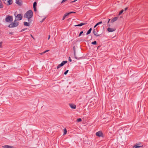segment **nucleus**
Listing matches in <instances>:
<instances>
[{
	"mask_svg": "<svg viewBox=\"0 0 148 148\" xmlns=\"http://www.w3.org/2000/svg\"><path fill=\"white\" fill-rule=\"evenodd\" d=\"M16 3L19 5H21L22 4V1L21 0H16Z\"/></svg>",
	"mask_w": 148,
	"mask_h": 148,
	"instance_id": "9",
	"label": "nucleus"
},
{
	"mask_svg": "<svg viewBox=\"0 0 148 148\" xmlns=\"http://www.w3.org/2000/svg\"><path fill=\"white\" fill-rule=\"evenodd\" d=\"M69 14H70V13H69V12L68 13H66L65 14H64V16L65 17H66V16H68L69 15Z\"/></svg>",
	"mask_w": 148,
	"mask_h": 148,
	"instance_id": "23",
	"label": "nucleus"
},
{
	"mask_svg": "<svg viewBox=\"0 0 148 148\" xmlns=\"http://www.w3.org/2000/svg\"><path fill=\"white\" fill-rule=\"evenodd\" d=\"M69 13L70 14L72 13H75V12H70Z\"/></svg>",
	"mask_w": 148,
	"mask_h": 148,
	"instance_id": "30",
	"label": "nucleus"
},
{
	"mask_svg": "<svg viewBox=\"0 0 148 148\" xmlns=\"http://www.w3.org/2000/svg\"><path fill=\"white\" fill-rule=\"evenodd\" d=\"M128 9V8L127 7H126V8L125 9V11H126L127 10V9Z\"/></svg>",
	"mask_w": 148,
	"mask_h": 148,
	"instance_id": "35",
	"label": "nucleus"
},
{
	"mask_svg": "<svg viewBox=\"0 0 148 148\" xmlns=\"http://www.w3.org/2000/svg\"><path fill=\"white\" fill-rule=\"evenodd\" d=\"M98 25H97V24H96L94 26V28H95V27H96Z\"/></svg>",
	"mask_w": 148,
	"mask_h": 148,
	"instance_id": "37",
	"label": "nucleus"
},
{
	"mask_svg": "<svg viewBox=\"0 0 148 148\" xmlns=\"http://www.w3.org/2000/svg\"><path fill=\"white\" fill-rule=\"evenodd\" d=\"M3 6L2 4L1 1L0 0V8H2Z\"/></svg>",
	"mask_w": 148,
	"mask_h": 148,
	"instance_id": "20",
	"label": "nucleus"
},
{
	"mask_svg": "<svg viewBox=\"0 0 148 148\" xmlns=\"http://www.w3.org/2000/svg\"><path fill=\"white\" fill-rule=\"evenodd\" d=\"M69 71V70H67L64 73V74L66 75L67 73H68V72Z\"/></svg>",
	"mask_w": 148,
	"mask_h": 148,
	"instance_id": "28",
	"label": "nucleus"
},
{
	"mask_svg": "<svg viewBox=\"0 0 148 148\" xmlns=\"http://www.w3.org/2000/svg\"><path fill=\"white\" fill-rule=\"evenodd\" d=\"M69 106L72 109H75L76 108V106L74 104H70Z\"/></svg>",
	"mask_w": 148,
	"mask_h": 148,
	"instance_id": "12",
	"label": "nucleus"
},
{
	"mask_svg": "<svg viewBox=\"0 0 148 148\" xmlns=\"http://www.w3.org/2000/svg\"><path fill=\"white\" fill-rule=\"evenodd\" d=\"M69 60L70 62H71V61H72L71 60V59L70 57H69Z\"/></svg>",
	"mask_w": 148,
	"mask_h": 148,
	"instance_id": "34",
	"label": "nucleus"
},
{
	"mask_svg": "<svg viewBox=\"0 0 148 148\" xmlns=\"http://www.w3.org/2000/svg\"><path fill=\"white\" fill-rule=\"evenodd\" d=\"M50 35H49V36H48V39L49 40L50 39Z\"/></svg>",
	"mask_w": 148,
	"mask_h": 148,
	"instance_id": "36",
	"label": "nucleus"
},
{
	"mask_svg": "<svg viewBox=\"0 0 148 148\" xmlns=\"http://www.w3.org/2000/svg\"><path fill=\"white\" fill-rule=\"evenodd\" d=\"M22 19V16L21 14H18L15 17V21L21 20Z\"/></svg>",
	"mask_w": 148,
	"mask_h": 148,
	"instance_id": "5",
	"label": "nucleus"
},
{
	"mask_svg": "<svg viewBox=\"0 0 148 148\" xmlns=\"http://www.w3.org/2000/svg\"><path fill=\"white\" fill-rule=\"evenodd\" d=\"M93 33L96 36H100V35H99L97 32H96L95 29H94V30L93 31Z\"/></svg>",
	"mask_w": 148,
	"mask_h": 148,
	"instance_id": "14",
	"label": "nucleus"
},
{
	"mask_svg": "<svg viewBox=\"0 0 148 148\" xmlns=\"http://www.w3.org/2000/svg\"><path fill=\"white\" fill-rule=\"evenodd\" d=\"M77 0H74V1H73L71 2L72 3H73L75 2L76 1H77Z\"/></svg>",
	"mask_w": 148,
	"mask_h": 148,
	"instance_id": "33",
	"label": "nucleus"
},
{
	"mask_svg": "<svg viewBox=\"0 0 148 148\" xmlns=\"http://www.w3.org/2000/svg\"><path fill=\"white\" fill-rule=\"evenodd\" d=\"M123 10H121L119 12V15H120L123 12Z\"/></svg>",
	"mask_w": 148,
	"mask_h": 148,
	"instance_id": "21",
	"label": "nucleus"
},
{
	"mask_svg": "<svg viewBox=\"0 0 148 148\" xmlns=\"http://www.w3.org/2000/svg\"><path fill=\"white\" fill-rule=\"evenodd\" d=\"M86 24V23H81L80 24L77 25H75V26H81L83 25H85Z\"/></svg>",
	"mask_w": 148,
	"mask_h": 148,
	"instance_id": "15",
	"label": "nucleus"
},
{
	"mask_svg": "<svg viewBox=\"0 0 148 148\" xmlns=\"http://www.w3.org/2000/svg\"><path fill=\"white\" fill-rule=\"evenodd\" d=\"M49 51V50H47L43 52V53H45L46 52H48Z\"/></svg>",
	"mask_w": 148,
	"mask_h": 148,
	"instance_id": "31",
	"label": "nucleus"
},
{
	"mask_svg": "<svg viewBox=\"0 0 148 148\" xmlns=\"http://www.w3.org/2000/svg\"><path fill=\"white\" fill-rule=\"evenodd\" d=\"M65 18L66 17L64 16L62 18V20H64L65 19Z\"/></svg>",
	"mask_w": 148,
	"mask_h": 148,
	"instance_id": "32",
	"label": "nucleus"
},
{
	"mask_svg": "<svg viewBox=\"0 0 148 148\" xmlns=\"http://www.w3.org/2000/svg\"><path fill=\"white\" fill-rule=\"evenodd\" d=\"M24 25L25 26H29L30 25V24L29 23L26 22H24Z\"/></svg>",
	"mask_w": 148,
	"mask_h": 148,
	"instance_id": "17",
	"label": "nucleus"
},
{
	"mask_svg": "<svg viewBox=\"0 0 148 148\" xmlns=\"http://www.w3.org/2000/svg\"><path fill=\"white\" fill-rule=\"evenodd\" d=\"M44 53H43V52L40 53V54L41 55H42V54H44Z\"/></svg>",
	"mask_w": 148,
	"mask_h": 148,
	"instance_id": "38",
	"label": "nucleus"
},
{
	"mask_svg": "<svg viewBox=\"0 0 148 148\" xmlns=\"http://www.w3.org/2000/svg\"><path fill=\"white\" fill-rule=\"evenodd\" d=\"M116 30V29L113 28H110L108 27L107 29L108 31L109 32H111L114 31Z\"/></svg>",
	"mask_w": 148,
	"mask_h": 148,
	"instance_id": "10",
	"label": "nucleus"
},
{
	"mask_svg": "<svg viewBox=\"0 0 148 148\" xmlns=\"http://www.w3.org/2000/svg\"><path fill=\"white\" fill-rule=\"evenodd\" d=\"M110 19H109V20L108 21V23H109V21H110Z\"/></svg>",
	"mask_w": 148,
	"mask_h": 148,
	"instance_id": "39",
	"label": "nucleus"
},
{
	"mask_svg": "<svg viewBox=\"0 0 148 148\" xmlns=\"http://www.w3.org/2000/svg\"><path fill=\"white\" fill-rule=\"evenodd\" d=\"M67 132V131L66 128H64V134L63 135H65L66 134Z\"/></svg>",
	"mask_w": 148,
	"mask_h": 148,
	"instance_id": "18",
	"label": "nucleus"
},
{
	"mask_svg": "<svg viewBox=\"0 0 148 148\" xmlns=\"http://www.w3.org/2000/svg\"><path fill=\"white\" fill-rule=\"evenodd\" d=\"M3 43V42H0V48H2V44Z\"/></svg>",
	"mask_w": 148,
	"mask_h": 148,
	"instance_id": "22",
	"label": "nucleus"
},
{
	"mask_svg": "<svg viewBox=\"0 0 148 148\" xmlns=\"http://www.w3.org/2000/svg\"><path fill=\"white\" fill-rule=\"evenodd\" d=\"M77 121L78 122H81L82 121V119L80 118L77 119Z\"/></svg>",
	"mask_w": 148,
	"mask_h": 148,
	"instance_id": "25",
	"label": "nucleus"
},
{
	"mask_svg": "<svg viewBox=\"0 0 148 148\" xmlns=\"http://www.w3.org/2000/svg\"><path fill=\"white\" fill-rule=\"evenodd\" d=\"M67 0H63L62 1V2H61V3H64V2H65V1H66Z\"/></svg>",
	"mask_w": 148,
	"mask_h": 148,
	"instance_id": "29",
	"label": "nucleus"
},
{
	"mask_svg": "<svg viewBox=\"0 0 148 148\" xmlns=\"http://www.w3.org/2000/svg\"><path fill=\"white\" fill-rule=\"evenodd\" d=\"M19 24V22L15 20L14 22L10 23L8 26L9 28H12L17 26Z\"/></svg>",
	"mask_w": 148,
	"mask_h": 148,
	"instance_id": "2",
	"label": "nucleus"
},
{
	"mask_svg": "<svg viewBox=\"0 0 148 148\" xmlns=\"http://www.w3.org/2000/svg\"><path fill=\"white\" fill-rule=\"evenodd\" d=\"M141 147V146H139L138 144H137L133 146V148H139Z\"/></svg>",
	"mask_w": 148,
	"mask_h": 148,
	"instance_id": "16",
	"label": "nucleus"
},
{
	"mask_svg": "<svg viewBox=\"0 0 148 148\" xmlns=\"http://www.w3.org/2000/svg\"><path fill=\"white\" fill-rule=\"evenodd\" d=\"M96 136L99 137H103V134L101 131H99L96 133Z\"/></svg>",
	"mask_w": 148,
	"mask_h": 148,
	"instance_id": "6",
	"label": "nucleus"
},
{
	"mask_svg": "<svg viewBox=\"0 0 148 148\" xmlns=\"http://www.w3.org/2000/svg\"><path fill=\"white\" fill-rule=\"evenodd\" d=\"M37 5V3L36 2H34L33 4V8L34 10L35 11H36V6Z\"/></svg>",
	"mask_w": 148,
	"mask_h": 148,
	"instance_id": "13",
	"label": "nucleus"
},
{
	"mask_svg": "<svg viewBox=\"0 0 148 148\" xmlns=\"http://www.w3.org/2000/svg\"><path fill=\"white\" fill-rule=\"evenodd\" d=\"M92 30V29L91 28H90L88 31L87 32V33H86V34L87 35H88L89 34H90V32H91V31Z\"/></svg>",
	"mask_w": 148,
	"mask_h": 148,
	"instance_id": "19",
	"label": "nucleus"
},
{
	"mask_svg": "<svg viewBox=\"0 0 148 148\" xmlns=\"http://www.w3.org/2000/svg\"><path fill=\"white\" fill-rule=\"evenodd\" d=\"M4 3L7 5H9L12 4V0H2Z\"/></svg>",
	"mask_w": 148,
	"mask_h": 148,
	"instance_id": "4",
	"label": "nucleus"
},
{
	"mask_svg": "<svg viewBox=\"0 0 148 148\" xmlns=\"http://www.w3.org/2000/svg\"><path fill=\"white\" fill-rule=\"evenodd\" d=\"M118 18H119V17L118 16H117V17H116L114 18H113L111 19V22L112 23H113L115 21H117L118 20Z\"/></svg>",
	"mask_w": 148,
	"mask_h": 148,
	"instance_id": "11",
	"label": "nucleus"
},
{
	"mask_svg": "<svg viewBox=\"0 0 148 148\" xmlns=\"http://www.w3.org/2000/svg\"><path fill=\"white\" fill-rule=\"evenodd\" d=\"M13 21V17L12 16H8L5 18V21L8 22L10 23Z\"/></svg>",
	"mask_w": 148,
	"mask_h": 148,
	"instance_id": "3",
	"label": "nucleus"
},
{
	"mask_svg": "<svg viewBox=\"0 0 148 148\" xmlns=\"http://www.w3.org/2000/svg\"><path fill=\"white\" fill-rule=\"evenodd\" d=\"M32 16L33 12L31 10H29L27 11L24 16V17L27 18L28 21L29 20V19L31 18Z\"/></svg>",
	"mask_w": 148,
	"mask_h": 148,
	"instance_id": "1",
	"label": "nucleus"
},
{
	"mask_svg": "<svg viewBox=\"0 0 148 148\" xmlns=\"http://www.w3.org/2000/svg\"><path fill=\"white\" fill-rule=\"evenodd\" d=\"M91 44L92 45H96L97 44V42L96 41H95L92 42Z\"/></svg>",
	"mask_w": 148,
	"mask_h": 148,
	"instance_id": "24",
	"label": "nucleus"
},
{
	"mask_svg": "<svg viewBox=\"0 0 148 148\" xmlns=\"http://www.w3.org/2000/svg\"><path fill=\"white\" fill-rule=\"evenodd\" d=\"M83 33V31H82V32H81L80 33H79V35H78V36H79V37L80 36H81V35H82V34Z\"/></svg>",
	"mask_w": 148,
	"mask_h": 148,
	"instance_id": "26",
	"label": "nucleus"
},
{
	"mask_svg": "<svg viewBox=\"0 0 148 148\" xmlns=\"http://www.w3.org/2000/svg\"><path fill=\"white\" fill-rule=\"evenodd\" d=\"M102 23V21H100L97 23V25L100 24Z\"/></svg>",
	"mask_w": 148,
	"mask_h": 148,
	"instance_id": "27",
	"label": "nucleus"
},
{
	"mask_svg": "<svg viewBox=\"0 0 148 148\" xmlns=\"http://www.w3.org/2000/svg\"><path fill=\"white\" fill-rule=\"evenodd\" d=\"M67 61H62L61 64H59L58 66H57V69H58L60 67L63 66L64 64L67 63Z\"/></svg>",
	"mask_w": 148,
	"mask_h": 148,
	"instance_id": "8",
	"label": "nucleus"
},
{
	"mask_svg": "<svg viewBox=\"0 0 148 148\" xmlns=\"http://www.w3.org/2000/svg\"><path fill=\"white\" fill-rule=\"evenodd\" d=\"M67 61H62L61 64H59L58 66H57V69H58L60 67L63 66L64 64L67 63Z\"/></svg>",
	"mask_w": 148,
	"mask_h": 148,
	"instance_id": "7",
	"label": "nucleus"
}]
</instances>
